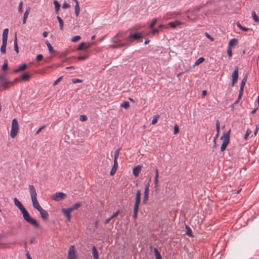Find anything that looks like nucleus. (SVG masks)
<instances>
[{
    "label": "nucleus",
    "mask_w": 259,
    "mask_h": 259,
    "mask_svg": "<svg viewBox=\"0 0 259 259\" xmlns=\"http://www.w3.org/2000/svg\"><path fill=\"white\" fill-rule=\"evenodd\" d=\"M15 205L18 207L23 214L24 219L29 224L36 228L39 227V224L37 222L30 217L27 210L23 206L21 202L16 198H14Z\"/></svg>",
    "instance_id": "1"
},
{
    "label": "nucleus",
    "mask_w": 259,
    "mask_h": 259,
    "mask_svg": "<svg viewBox=\"0 0 259 259\" xmlns=\"http://www.w3.org/2000/svg\"><path fill=\"white\" fill-rule=\"evenodd\" d=\"M28 188L30 194L33 206L34 207V208H35L38 211L42 207L40 206L38 202L37 201V193L34 187L31 185H29L28 186Z\"/></svg>",
    "instance_id": "2"
},
{
    "label": "nucleus",
    "mask_w": 259,
    "mask_h": 259,
    "mask_svg": "<svg viewBox=\"0 0 259 259\" xmlns=\"http://www.w3.org/2000/svg\"><path fill=\"white\" fill-rule=\"evenodd\" d=\"M141 191L138 190L136 194L135 202L133 209V218L135 219H136L138 216L139 207L141 202Z\"/></svg>",
    "instance_id": "3"
},
{
    "label": "nucleus",
    "mask_w": 259,
    "mask_h": 259,
    "mask_svg": "<svg viewBox=\"0 0 259 259\" xmlns=\"http://www.w3.org/2000/svg\"><path fill=\"white\" fill-rule=\"evenodd\" d=\"M230 130H229L228 132L225 133L223 136H222L221 138V139L223 140V143L222 144L221 147V151H224L227 145L229 144L230 142Z\"/></svg>",
    "instance_id": "4"
},
{
    "label": "nucleus",
    "mask_w": 259,
    "mask_h": 259,
    "mask_svg": "<svg viewBox=\"0 0 259 259\" xmlns=\"http://www.w3.org/2000/svg\"><path fill=\"white\" fill-rule=\"evenodd\" d=\"M19 131V125L18 121L16 119L14 118L12 120V127L10 132V136L12 138H14L17 135Z\"/></svg>",
    "instance_id": "5"
},
{
    "label": "nucleus",
    "mask_w": 259,
    "mask_h": 259,
    "mask_svg": "<svg viewBox=\"0 0 259 259\" xmlns=\"http://www.w3.org/2000/svg\"><path fill=\"white\" fill-rule=\"evenodd\" d=\"M13 82L9 81L7 79L6 75L0 74V84L4 89H8L10 88V85Z\"/></svg>",
    "instance_id": "6"
},
{
    "label": "nucleus",
    "mask_w": 259,
    "mask_h": 259,
    "mask_svg": "<svg viewBox=\"0 0 259 259\" xmlns=\"http://www.w3.org/2000/svg\"><path fill=\"white\" fill-rule=\"evenodd\" d=\"M126 32L120 31L117 33L112 39V41L115 44L121 42V39L125 36Z\"/></svg>",
    "instance_id": "7"
},
{
    "label": "nucleus",
    "mask_w": 259,
    "mask_h": 259,
    "mask_svg": "<svg viewBox=\"0 0 259 259\" xmlns=\"http://www.w3.org/2000/svg\"><path fill=\"white\" fill-rule=\"evenodd\" d=\"M77 255L75 254V249L74 245L70 246L67 255V259H77Z\"/></svg>",
    "instance_id": "8"
},
{
    "label": "nucleus",
    "mask_w": 259,
    "mask_h": 259,
    "mask_svg": "<svg viewBox=\"0 0 259 259\" xmlns=\"http://www.w3.org/2000/svg\"><path fill=\"white\" fill-rule=\"evenodd\" d=\"M66 196V194L63 192H57L52 196V199L56 201H59L64 199Z\"/></svg>",
    "instance_id": "9"
},
{
    "label": "nucleus",
    "mask_w": 259,
    "mask_h": 259,
    "mask_svg": "<svg viewBox=\"0 0 259 259\" xmlns=\"http://www.w3.org/2000/svg\"><path fill=\"white\" fill-rule=\"evenodd\" d=\"M142 38V36L139 33H135L134 34L131 33L126 39H128L129 42H131L133 40H138Z\"/></svg>",
    "instance_id": "10"
},
{
    "label": "nucleus",
    "mask_w": 259,
    "mask_h": 259,
    "mask_svg": "<svg viewBox=\"0 0 259 259\" xmlns=\"http://www.w3.org/2000/svg\"><path fill=\"white\" fill-rule=\"evenodd\" d=\"M238 77V67H236L233 72L232 73V86H234L237 82Z\"/></svg>",
    "instance_id": "11"
},
{
    "label": "nucleus",
    "mask_w": 259,
    "mask_h": 259,
    "mask_svg": "<svg viewBox=\"0 0 259 259\" xmlns=\"http://www.w3.org/2000/svg\"><path fill=\"white\" fill-rule=\"evenodd\" d=\"M93 44L89 42H82L79 44L77 48V50L80 51L82 50H86L90 48Z\"/></svg>",
    "instance_id": "12"
},
{
    "label": "nucleus",
    "mask_w": 259,
    "mask_h": 259,
    "mask_svg": "<svg viewBox=\"0 0 259 259\" xmlns=\"http://www.w3.org/2000/svg\"><path fill=\"white\" fill-rule=\"evenodd\" d=\"M149 184H148L144 190V197L143 198L142 202L144 204H146L147 202L148 199V195H149Z\"/></svg>",
    "instance_id": "13"
},
{
    "label": "nucleus",
    "mask_w": 259,
    "mask_h": 259,
    "mask_svg": "<svg viewBox=\"0 0 259 259\" xmlns=\"http://www.w3.org/2000/svg\"><path fill=\"white\" fill-rule=\"evenodd\" d=\"M247 80V77H244L241 83V85L240 88V91H239V98H242L243 92H244V87L245 86V84L246 83Z\"/></svg>",
    "instance_id": "14"
},
{
    "label": "nucleus",
    "mask_w": 259,
    "mask_h": 259,
    "mask_svg": "<svg viewBox=\"0 0 259 259\" xmlns=\"http://www.w3.org/2000/svg\"><path fill=\"white\" fill-rule=\"evenodd\" d=\"M62 211L67 218V220L70 221L71 218L70 213L72 212L71 209H70L69 207L67 208H63L62 209Z\"/></svg>",
    "instance_id": "15"
},
{
    "label": "nucleus",
    "mask_w": 259,
    "mask_h": 259,
    "mask_svg": "<svg viewBox=\"0 0 259 259\" xmlns=\"http://www.w3.org/2000/svg\"><path fill=\"white\" fill-rule=\"evenodd\" d=\"M38 211L40 212V215L42 220H47L48 219V212L42 209V208L38 210Z\"/></svg>",
    "instance_id": "16"
},
{
    "label": "nucleus",
    "mask_w": 259,
    "mask_h": 259,
    "mask_svg": "<svg viewBox=\"0 0 259 259\" xmlns=\"http://www.w3.org/2000/svg\"><path fill=\"white\" fill-rule=\"evenodd\" d=\"M141 170V166L139 165L134 167L133 169V175L135 177H137Z\"/></svg>",
    "instance_id": "17"
},
{
    "label": "nucleus",
    "mask_w": 259,
    "mask_h": 259,
    "mask_svg": "<svg viewBox=\"0 0 259 259\" xmlns=\"http://www.w3.org/2000/svg\"><path fill=\"white\" fill-rule=\"evenodd\" d=\"M117 167H118L117 161L114 160V164H113L112 168L110 172V175L111 176H113L115 174V173L116 172V171L117 170Z\"/></svg>",
    "instance_id": "18"
},
{
    "label": "nucleus",
    "mask_w": 259,
    "mask_h": 259,
    "mask_svg": "<svg viewBox=\"0 0 259 259\" xmlns=\"http://www.w3.org/2000/svg\"><path fill=\"white\" fill-rule=\"evenodd\" d=\"M9 29L8 28H6L4 30L3 33V39L2 41H7L8 39V34Z\"/></svg>",
    "instance_id": "19"
},
{
    "label": "nucleus",
    "mask_w": 259,
    "mask_h": 259,
    "mask_svg": "<svg viewBox=\"0 0 259 259\" xmlns=\"http://www.w3.org/2000/svg\"><path fill=\"white\" fill-rule=\"evenodd\" d=\"M128 45V43H122V44H119L116 45H111L110 47L113 49H118V48H121L123 47H126Z\"/></svg>",
    "instance_id": "20"
},
{
    "label": "nucleus",
    "mask_w": 259,
    "mask_h": 259,
    "mask_svg": "<svg viewBox=\"0 0 259 259\" xmlns=\"http://www.w3.org/2000/svg\"><path fill=\"white\" fill-rule=\"evenodd\" d=\"M75 3V5L74 7V10H75V14L76 17L78 16L79 12H80V7L79 5V3L77 1L74 2Z\"/></svg>",
    "instance_id": "21"
},
{
    "label": "nucleus",
    "mask_w": 259,
    "mask_h": 259,
    "mask_svg": "<svg viewBox=\"0 0 259 259\" xmlns=\"http://www.w3.org/2000/svg\"><path fill=\"white\" fill-rule=\"evenodd\" d=\"M238 42V40L236 38H233L230 40L228 47L231 49L232 47L235 46Z\"/></svg>",
    "instance_id": "22"
},
{
    "label": "nucleus",
    "mask_w": 259,
    "mask_h": 259,
    "mask_svg": "<svg viewBox=\"0 0 259 259\" xmlns=\"http://www.w3.org/2000/svg\"><path fill=\"white\" fill-rule=\"evenodd\" d=\"M27 67V65L25 64H22L18 68L14 70V73H18L24 70Z\"/></svg>",
    "instance_id": "23"
},
{
    "label": "nucleus",
    "mask_w": 259,
    "mask_h": 259,
    "mask_svg": "<svg viewBox=\"0 0 259 259\" xmlns=\"http://www.w3.org/2000/svg\"><path fill=\"white\" fill-rule=\"evenodd\" d=\"M45 44H46L47 46L48 47L49 52L51 54H54V53H56V52L54 50L53 48L51 46V44L48 40H46L45 41Z\"/></svg>",
    "instance_id": "24"
},
{
    "label": "nucleus",
    "mask_w": 259,
    "mask_h": 259,
    "mask_svg": "<svg viewBox=\"0 0 259 259\" xmlns=\"http://www.w3.org/2000/svg\"><path fill=\"white\" fill-rule=\"evenodd\" d=\"M14 50L17 53H19V48L17 44V37L16 33H15L14 38Z\"/></svg>",
    "instance_id": "25"
},
{
    "label": "nucleus",
    "mask_w": 259,
    "mask_h": 259,
    "mask_svg": "<svg viewBox=\"0 0 259 259\" xmlns=\"http://www.w3.org/2000/svg\"><path fill=\"white\" fill-rule=\"evenodd\" d=\"M53 3H54V6H55V12L57 14H58L59 11L60 10V4L56 0L54 1Z\"/></svg>",
    "instance_id": "26"
},
{
    "label": "nucleus",
    "mask_w": 259,
    "mask_h": 259,
    "mask_svg": "<svg viewBox=\"0 0 259 259\" xmlns=\"http://www.w3.org/2000/svg\"><path fill=\"white\" fill-rule=\"evenodd\" d=\"M57 19L58 20L59 23L60 29L62 31L63 30L64 22L62 18L59 16H57Z\"/></svg>",
    "instance_id": "27"
},
{
    "label": "nucleus",
    "mask_w": 259,
    "mask_h": 259,
    "mask_svg": "<svg viewBox=\"0 0 259 259\" xmlns=\"http://www.w3.org/2000/svg\"><path fill=\"white\" fill-rule=\"evenodd\" d=\"M29 10L30 8H28L26 11L25 12L24 15H23V24H24L26 23V19L28 17L29 13Z\"/></svg>",
    "instance_id": "28"
},
{
    "label": "nucleus",
    "mask_w": 259,
    "mask_h": 259,
    "mask_svg": "<svg viewBox=\"0 0 259 259\" xmlns=\"http://www.w3.org/2000/svg\"><path fill=\"white\" fill-rule=\"evenodd\" d=\"M92 254L94 258L99 257L98 251L95 246L92 247Z\"/></svg>",
    "instance_id": "29"
},
{
    "label": "nucleus",
    "mask_w": 259,
    "mask_h": 259,
    "mask_svg": "<svg viewBox=\"0 0 259 259\" xmlns=\"http://www.w3.org/2000/svg\"><path fill=\"white\" fill-rule=\"evenodd\" d=\"M7 44V41H2V45L1 47V52L3 54L6 53Z\"/></svg>",
    "instance_id": "30"
},
{
    "label": "nucleus",
    "mask_w": 259,
    "mask_h": 259,
    "mask_svg": "<svg viewBox=\"0 0 259 259\" xmlns=\"http://www.w3.org/2000/svg\"><path fill=\"white\" fill-rule=\"evenodd\" d=\"M181 23L179 21H176L175 22H170L168 23V25L172 28H175L177 26L180 25Z\"/></svg>",
    "instance_id": "31"
},
{
    "label": "nucleus",
    "mask_w": 259,
    "mask_h": 259,
    "mask_svg": "<svg viewBox=\"0 0 259 259\" xmlns=\"http://www.w3.org/2000/svg\"><path fill=\"white\" fill-rule=\"evenodd\" d=\"M155 259H162L161 255L156 248L154 249Z\"/></svg>",
    "instance_id": "32"
},
{
    "label": "nucleus",
    "mask_w": 259,
    "mask_h": 259,
    "mask_svg": "<svg viewBox=\"0 0 259 259\" xmlns=\"http://www.w3.org/2000/svg\"><path fill=\"white\" fill-rule=\"evenodd\" d=\"M81 206V203L79 202H77L75 203L73 206L70 207V209H71V211H73L74 210L77 209Z\"/></svg>",
    "instance_id": "33"
},
{
    "label": "nucleus",
    "mask_w": 259,
    "mask_h": 259,
    "mask_svg": "<svg viewBox=\"0 0 259 259\" xmlns=\"http://www.w3.org/2000/svg\"><path fill=\"white\" fill-rule=\"evenodd\" d=\"M204 61V58L203 57H200L199 59H198L195 62L194 66H197L199 65L200 64L203 62Z\"/></svg>",
    "instance_id": "34"
},
{
    "label": "nucleus",
    "mask_w": 259,
    "mask_h": 259,
    "mask_svg": "<svg viewBox=\"0 0 259 259\" xmlns=\"http://www.w3.org/2000/svg\"><path fill=\"white\" fill-rule=\"evenodd\" d=\"M120 148H118L115 151L114 155V160L117 161L118 157L119 156Z\"/></svg>",
    "instance_id": "35"
},
{
    "label": "nucleus",
    "mask_w": 259,
    "mask_h": 259,
    "mask_svg": "<svg viewBox=\"0 0 259 259\" xmlns=\"http://www.w3.org/2000/svg\"><path fill=\"white\" fill-rule=\"evenodd\" d=\"M30 76L27 73H25L22 76V79L23 81H27L29 79Z\"/></svg>",
    "instance_id": "36"
},
{
    "label": "nucleus",
    "mask_w": 259,
    "mask_h": 259,
    "mask_svg": "<svg viewBox=\"0 0 259 259\" xmlns=\"http://www.w3.org/2000/svg\"><path fill=\"white\" fill-rule=\"evenodd\" d=\"M237 26L238 28H239L240 29H241L243 31H248L249 29L248 28H246L245 27H243L242 26L240 23L238 22L237 23Z\"/></svg>",
    "instance_id": "37"
},
{
    "label": "nucleus",
    "mask_w": 259,
    "mask_h": 259,
    "mask_svg": "<svg viewBox=\"0 0 259 259\" xmlns=\"http://www.w3.org/2000/svg\"><path fill=\"white\" fill-rule=\"evenodd\" d=\"M120 106L127 109L130 107V103L127 101H124L123 103L121 104Z\"/></svg>",
    "instance_id": "38"
},
{
    "label": "nucleus",
    "mask_w": 259,
    "mask_h": 259,
    "mask_svg": "<svg viewBox=\"0 0 259 259\" xmlns=\"http://www.w3.org/2000/svg\"><path fill=\"white\" fill-rule=\"evenodd\" d=\"M154 185L156 190H158V177L157 176L154 177Z\"/></svg>",
    "instance_id": "39"
},
{
    "label": "nucleus",
    "mask_w": 259,
    "mask_h": 259,
    "mask_svg": "<svg viewBox=\"0 0 259 259\" xmlns=\"http://www.w3.org/2000/svg\"><path fill=\"white\" fill-rule=\"evenodd\" d=\"M252 18L254 19L255 22H259V18L256 15V14L255 12H252Z\"/></svg>",
    "instance_id": "40"
},
{
    "label": "nucleus",
    "mask_w": 259,
    "mask_h": 259,
    "mask_svg": "<svg viewBox=\"0 0 259 259\" xmlns=\"http://www.w3.org/2000/svg\"><path fill=\"white\" fill-rule=\"evenodd\" d=\"M157 20L156 18L153 19L152 20V22L151 23V24L150 25L149 28L150 29H153L154 25L156 24V23L157 22Z\"/></svg>",
    "instance_id": "41"
},
{
    "label": "nucleus",
    "mask_w": 259,
    "mask_h": 259,
    "mask_svg": "<svg viewBox=\"0 0 259 259\" xmlns=\"http://www.w3.org/2000/svg\"><path fill=\"white\" fill-rule=\"evenodd\" d=\"M186 228L187 230L186 234L189 236H192V231L190 227H188L187 226H186Z\"/></svg>",
    "instance_id": "42"
},
{
    "label": "nucleus",
    "mask_w": 259,
    "mask_h": 259,
    "mask_svg": "<svg viewBox=\"0 0 259 259\" xmlns=\"http://www.w3.org/2000/svg\"><path fill=\"white\" fill-rule=\"evenodd\" d=\"M8 69V61L7 60H5L4 61V63L2 66V69L4 71Z\"/></svg>",
    "instance_id": "43"
},
{
    "label": "nucleus",
    "mask_w": 259,
    "mask_h": 259,
    "mask_svg": "<svg viewBox=\"0 0 259 259\" xmlns=\"http://www.w3.org/2000/svg\"><path fill=\"white\" fill-rule=\"evenodd\" d=\"M80 38L81 37L80 36L76 35L72 38L71 41L73 42H75L80 39Z\"/></svg>",
    "instance_id": "44"
},
{
    "label": "nucleus",
    "mask_w": 259,
    "mask_h": 259,
    "mask_svg": "<svg viewBox=\"0 0 259 259\" xmlns=\"http://www.w3.org/2000/svg\"><path fill=\"white\" fill-rule=\"evenodd\" d=\"M23 2L21 1L20 2L19 6H18V11L20 13H22L23 12L22 7H23Z\"/></svg>",
    "instance_id": "45"
},
{
    "label": "nucleus",
    "mask_w": 259,
    "mask_h": 259,
    "mask_svg": "<svg viewBox=\"0 0 259 259\" xmlns=\"http://www.w3.org/2000/svg\"><path fill=\"white\" fill-rule=\"evenodd\" d=\"M88 57H89V55H84V56H81L78 57H77V59L79 60H83L87 59V58H88Z\"/></svg>",
    "instance_id": "46"
},
{
    "label": "nucleus",
    "mask_w": 259,
    "mask_h": 259,
    "mask_svg": "<svg viewBox=\"0 0 259 259\" xmlns=\"http://www.w3.org/2000/svg\"><path fill=\"white\" fill-rule=\"evenodd\" d=\"M79 119L81 121H85L87 120V117L85 115H81L80 116Z\"/></svg>",
    "instance_id": "47"
},
{
    "label": "nucleus",
    "mask_w": 259,
    "mask_h": 259,
    "mask_svg": "<svg viewBox=\"0 0 259 259\" xmlns=\"http://www.w3.org/2000/svg\"><path fill=\"white\" fill-rule=\"evenodd\" d=\"M251 133V131L250 130H247L246 132V134L244 136V139L247 140L248 136Z\"/></svg>",
    "instance_id": "48"
},
{
    "label": "nucleus",
    "mask_w": 259,
    "mask_h": 259,
    "mask_svg": "<svg viewBox=\"0 0 259 259\" xmlns=\"http://www.w3.org/2000/svg\"><path fill=\"white\" fill-rule=\"evenodd\" d=\"M62 78H63V76H62L59 77L57 80H56L54 82V83H53V85H54V86H55V85H57V84L59 83V82H60V81L62 80Z\"/></svg>",
    "instance_id": "49"
},
{
    "label": "nucleus",
    "mask_w": 259,
    "mask_h": 259,
    "mask_svg": "<svg viewBox=\"0 0 259 259\" xmlns=\"http://www.w3.org/2000/svg\"><path fill=\"white\" fill-rule=\"evenodd\" d=\"M82 81V80L80 79H78V78H74L72 80V82L73 83H79V82H81Z\"/></svg>",
    "instance_id": "50"
},
{
    "label": "nucleus",
    "mask_w": 259,
    "mask_h": 259,
    "mask_svg": "<svg viewBox=\"0 0 259 259\" xmlns=\"http://www.w3.org/2000/svg\"><path fill=\"white\" fill-rule=\"evenodd\" d=\"M179 126L177 124H176L175 126H174V134L176 135L179 132Z\"/></svg>",
    "instance_id": "51"
},
{
    "label": "nucleus",
    "mask_w": 259,
    "mask_h": 259,
    "mask_svg": "<svg viewBox=\"0 0 259 259\" xmlns=\"http://www.w3.org/2000/svg\"><path fill=\"white\" fill-rule=\"evenodd\" d=\"M120 213V210H117L115 213H114L111 216V218L112 219H113L115 217H116L118 214L119 213Z\"/></svg>",
    "instance_id": "52"
},
{
    "label": "nucleus",
    "mask_w": 259,
    "mask_h": 259,
    "mask_svg": "<svg viewBox=\"0 0 259 259\" xmlns=\"http://www.w3.org/2000/svg\"><path fill=\"white\" fill-rule=\"evenodd\" d=\"M216 129L218 133L220 131V122L218 120L216 121Z\"/></svg>",
    "instance_id": "53"
},
{
    "label": "nucleus",
    "mask_w": 259,
    "mask_h": 259,
    "mask_svg": "<svg viewBox=\"0 0 259 259\" xmlns=\"http://www.w3.org/2000/svg\"><path fill=\"white\" fill-rule=\"evenodd\" d=\"M227 53H228V56L231 57H232V50L231 48H230V47H228V49H227Z\"/></svg>",
    "instance_id": "54"
},
{
    "label": "nucleus",
    "mask_w": 259,
    "mask_h": 259,
    "mask_svg": "<svg viewBox=\"0 0 259 259\" xmlns=\"http://www.w3.org/2000/svg\"><path fill=\"white\" fill-rule=\"evenodd\" d=\"M43 58V56L41 54H39V55H37V56H36V60L37 61H39L40 60H41Z\"/></svg>",
    "instance_id": "55"
},
{
    "label": "nucleus",
    "mask_w": 259,
    "mask_h": 259,
    "mask_svg": "<svg viewBox=\"0 0 259 259\" xmlns=\"http://www.w3.org/2000/svg\"><path fill=\"white\" fill-rule=\"evenodd\" d=\"M152 31L151 32L152 35H156L158 33L159 30L157 29H152Z\"/></svg>",
    "instance_id": "56"
},
{
    "label": "nucleus",
    "mask_w": 259,
    "mask_h": 259,
    "mask_svg": "<svg viewBox=\"0 0 259 259\" xmlns=\"http://www.w3.org/2000/svg\"><path fill=\"white\" fill-rule=\"evenodd\" d=\"M205 36L209 39L211 41H213L214 40V39L213 37H212L208 33H205Z\"/></svg>",
    "instance_id": "57"
},
{
    "label": "nucleus",
    "mask_w": 259,
    "mask_h": 259,
    "mask_svg": "<svg viewBox=\"0 0 259 259\" xmlns=\"http://www.w3.org/2000/svg\"><path fill=\"white\" fill-rule=\"evenodd\" d=\"M62 8L63 9H68L70 8V5L66 3H65L63 4Z\"/></svg>",
    "instance_id": "58"
},
{
    "label": "nucleus",
    "mask_w": 259,
    "mask_h": 259,
    "mask_svg": "<svg viewBox=\"0 0 259 259\" xmlns=\"http://www.w3.org/2000/svg\"><path fill=\"white\" fill-rule=\"evenodd\" d=\"M45 125H42L41 126V127H40L38 130L36 131V135H37L38 134L42 129H44L45 128Z\"/></svg>",
    "instance_id": "59"
},
{
    "label": "nucleus",
    "mask_w": 259,
    "mask_h": 259,
    "mask_svg": "<svg viewBox=\"0 0 259 259\" xmlns=\"http://www.w3.org/2000/svg\"><path fill=\"white\" fill-rule=\"evenodd\" d=\"M213 142V147L214 148H216V147H217V143H217V137L214 138Z\"/></svg>",
    "instance_id": "60"
},
{
    "label": "nucleus",
    "mask_w": 259,
    "mask_h": 259,
    "mask_svg": "<svg viewBox=\"0 0 259 259\" xmlns=\"http://www.w3.org/2000/svg\"><path fill=\"white\" fill-rule=\"evenodd\" d=\"M112 219L111 218V217H109V218L107 219L105 221V224H107L109 223V222L110 221V220H111Z\"/></svg>",
    "instance_id": "61"
},
{
    "label": "nucleus",
    "mask_w": 259,
    "mask_h": 259,
    "mask_svg": "<svg viewBox=\"0 0 259 259\" xmlns=\"http://www.w3.org/2000/svg\"><path fill=\"white\" fill-rule=\"evenodd\" d=\"M157 121V119L156 118H154L153 119L152 121V124H155Z\"/></svg>",
    "instance_id": "62"
},
{
    "label": "nucleus",
    "mask_w": 259,
    "mask_h": 259,
    "mask_svg": "<svg viewBox=\"0 0 259 259\" xmlns=\"http://www.w3.org/2000/svg\"><path fill=\"white\" fill-rule=\"evenodd\" d=\"M42 35L44 37H46L48 36V32L47 31H44L42 33Z\"/></svg>",
    "instance_id": "63"
},
{
    "label": "nucleus",
    "mask_w": 259,
    "mask_h": 259,
    "mask_svg": "<svg viewBox=\"0 0 259 259\" xmlns=\"http://www.w3.org/2000/svg\"><path fill=\"white\" fill-rule=\"evenodd\" d=\"M26 257H27V259H32V258L29 253H27L26 254Z\"/></svg>",
    "instance_id": "64"
}]
</instances>
